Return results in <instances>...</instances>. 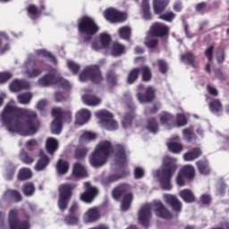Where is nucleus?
Here are the masks:
<instances>
[{
    "label": "nucleus",
    "instance_id": "nucleus-1",
    "mask_svg": "<svg viewBox=\"0 0 229 229\" xmlns=\"http://www.w3.org/2000/svg\"><path fill=\"white\" fill-rule=\"evenodd\" d=\"M1 117L8 131L20 133L25 137L35 135L40 126L35 111L18 107L13 102L5 106Z\"/></svg>",
    "mask_w": 229,
    "mask_h": 229
},
{
    "label": "nucleus",
    "instance_id": "nucleus-2",
    "mask_svg": "<svg viewBox=\"0 0 229 229\" xmlns=\"http://www.w3.org/2000/svg\"><path fill=\"white\" fill-rule=\"evenodd\" d=\"M114 153L115 163L117 165H124L126 162V151L124 147L122 145H116L114 148L112 147V143L109 140L100 141L95 148L94 152L89 157V164L92 167H103L110 155Z\"/></svg>",
    "mask_w": 229,
    "mask_h": 229
},
{
    "label": "nucleus",
    "instance_id": "nucleus-3",
    "mask_svg": "<svg viewBox=\"0 0 229 229\" xmlns=\"http://www.w3.org/2000/svg\"><path fill=\"white\" fill-rule=\"evenodd\" d=\"M154 208V212L157 217L162 219H171L173 216L171 212L164 206L161 200H154L151 204L143 205L138 212V221L142 226H149L153 215L151 214V208Z\"/></svg>",
    "mask_w": 229,
    "mask_h": 229
},
{
    "label": "nucleus",
    "instance_id": "nucleus-4",
    "mask_svg": "<svg viewBox=\"0 0 229 229\" xmlns=\"http://www.w3.org/2000/svg\"><path fill=\"white\" fill-rule=\"evenodd\" d=\"M177 159L165 156L163 159V165L161 170H157L153 173L154 178H157L163 191H171L173 185H171V178L178 166L176 165Z\"/></svg>",
    "mask_w": 229,
    "mask_h": 229
},
{
    "label": "nucleus",
    "instance_id": "nucleus-5",
    "mask_svg": "<svg viewBox=\"0 0 229 229\" xmlns=\"http://www.w3.org/2000/svg\"><path fill=\"white\" fill-rule=\"evenodd\" d=\"M110 42H112V38L106 33H102L99 36V40L92 43L91 47L94 51H101V49H106V51L111 53L113 56H121L124 55V46L119 43H114L112 47H110Z\"/></svg>",
    "mask_w": 229,
    "mask_h": 229
},
{
    "label": "nucleus",
    "instance_id": "nucleus-6",
    "mask_svg": "<svg viewBox=\"0 0 229 229\" xmlns=\"http://www.w3.org/2000/svg\"><path fill=\"white\" fill-rule=\"evenodd\" d=\"M149 33L150 35L146 38L145 46H147V47H155V46L158 44V41L155 37H164L167 35V33H169V27L161 23H155L150 28Z\"/></svg>",
    "mask_w": 229,
    "mask_h": 229
},
{
    "label": "nucleus",
    "instance_id": "nucleus-7",
    "mask_svg": "<svg viewBox=\"0 0 229 229\" xmlns=\"http://www.w3.org/2000/svg\"><path fill=\"white\" fill-rule=\"evenodd\" d=\"M38 85L41 87H49V85H58L63 87V89H71V83L64 79L60 78V75L56 72L48 73L38 81Z\"/></svg>",
    "mask_w": 229,
    "mask_h": 229
},
{
    "label": "nucleus",
    "instance_id": "nucleus-8",
    "mask_svg": "<svg viewBox=\"0 0 229 229\" xmlns=\"http://www.w3.org/2000/svg\"><path fill=\"white\" fill-rule=\"evenodd\" d=\"M96 117L99 119V123L103 128L109 131L117 130V122L114 120V114L106 110H100L95 113Z\"/></svg>",
    "mask_w": 229,
    "mask_h": 229
},
{
    "label": "nucleus",
    "instance_id": "nucleus-9",
    "mask_svg": "<svg viewBox=\"0 0 229 229\" xmlns=\"http://www.w3.org/2000/svg\"><path fill=\"white\" fill-rule=\"evenodd\" d=\"M127 191L128 186L126 185L118 186L113 191V198L115 199H119L120 196H123L121 206L123 212H126L130 208L131 201H133V195L131 193H126Z\"/></svg>",
    "mask_w": 229,
    "mask_h": 229
},
{
    "label": "nucleus",
    "instance_id": "nucleus-10",
    "mask_svg": "<svg viewBox=\"0 0 229 229\" xmlns=\"http://www.w3.org/2000/svg\"><path fill=\"white\" fill-rule=\"evenodd\" d=\"M74 185L71 184H63L59 186L58 207L60 210H65V208H67V205H69V199H71V196H72V189H74Z\"/></svg>",
    "mask_w": 229,
    "mask_h": 229
},
{
    "label": "nucleus",
    "instance_id": "nucleus-11",
    "mask_svg": "<svg viewBox=\"0 0 229 229\" xmlns=\"http://www.w3.org/2000/svg\"><path fill=\"white\" fill-rule=\"evenodd\" d=\"M80 81H87V80L92 81L94 83H101L103 77H101V72L97 65L88 66L84 72H82L79 77Z\"/></svg>",
    "mask_w": 229,
    "mask_h": 229
},
{
    "label": "nucleus",
    "instance_id": "nucleus-12",
    "mask_svg": "<svg viewBox=\"0 0 229 229\" xmlns=\"http://www.w3.org/2000/svg\"><path fill=\"white\" fill-rule=\"evenodd\" d=\"M79 31L86 35H96V32L99 31V27L92 18L85 16L79 21Z\"/></svg>",
    "mask_w": 229,
    "mask_h": 229
},
{
    "label": "nucleus",
    "instance_id": "nucleus-13",
    "mask_svg": "<svg viewBox=\"0 0 229 229\" xmlns=\"http://www.w3.org/2000/svg\"><path fill=\"white\" fill-rule=\"evenodd\" d=\"M19 212L16 209H12L9 212L8 223L10 229H30V216H26V220L19 221L17 218Z\"/></svg>",
    "mask_w": 229,
    "mask_h": 229
},
{
    "label": "nucleus",
    "instance_id": "nucleus-14",
    "mask_svg": "<svg viewBox=\"0 0 229 229\" xmlns=\"http://www.w3.org/2000/svg\"><path fill=\"white\" fill-rule=\"evenodd\" d=\"M35 59L33 57L28 58L23 66L21 67V72L27 78H37L42 74V70L37 68Z\"/></svg>",
    "mask_w": 229,
    "mask_h": 229
},
{
    "label": "nucleus",
    "instance_id": "nucleus-15",
    "mask_svg": "<svg viewBox=\"0 0 229 229\" xmlns=\"http://www.w3.org/2000/svg\"><path fill=\"white\" fill-rule=\"evenodd\" d=\"M52 115L55 120L52 122L50 130L54 135H60L62 132V117H64V111L60 107H55L52 110Z\"/></svg>",
    "mask_w": 229,
    "mask_h": 229
},
{
    "label": "nucleus",
    "instance_id": "nucleus-16",
    "mask_svg": "<svg viewBox=\"0 0 229 229\" xmlns=\"http://www.w3.org/2000/svg\"><path fill=\"white\" fill-rule=\"evenodd\" d=\"M104 17L109 22H124L128 15L124 13H121L114 8H109L105 11Z\"/></svg>",
    "mask_w": 229,
    "mask_h": 229
},
{
    "label": "nucleus",
    "instance_id": "nucleus-17",
    "mask_svg": "<svg viewBox=\"0 0 229 229\" xmlns=\"http://www.w3.org/2000/svg\"><path fill=\"white\" fill-rule=\"evenodd\" d=\"M85 191L81 194V199L84 203H91L94 201V199L98 194H99V191L98 188L90 185V182H84Z\"/></svg>",
    "mask_w": 229,
    "mask_h": 229
},
{
    "label": "nucleus",
    "instance_id": "nucleus-18",
    "mask_svg": "<svg viewBox=\"0 0 229 229\" xmlns=\"http://www.w3.org/2000/svg\"><path fill=\"white\" fill-rule=\"evenodd\" d=\"M163 199L165 203L169 205L172 210L176 212V214H180V212H182V202H180L176 196L171 194H164Z\"/></svg>",
    "mask_w": 229,
    "mask_h": 229
},
{
    "label": "nucleus",
    "instance_id": "nucleus-19",
    "mask_svg": "<svg viewBox=\"0 0 229 229\" xmlns=\"http://www.w3.org/2000/svg\"><path fill=\"white\" fill-rule=\"evenodd\" d=\"M136 98L141 105H146V103H151L155 99V89L153 87L149 86L146 89L145 94L139 92L136 95Z\"/></svg>",
    "mask_w": 229,
    "mask_h": 229
},
{
    "label": "nucleus",
    "instance_id": "nucleus-20",
    "mask_svg": "<svg viewBox=\"0 0 229 229\" xmlns=\"http://www.w3.org/2000/svg\"><path fill=\"white\" fill-rule=\"evenodd\" d=\"M84 92L85 94L82 95L84 105H87L88 106H98V105H101V98L90 94L92 90L86 89H84Z\"/></svg>",
    "mask_w": 229,
    "mask_h": 229
},
{
    "label": "nucleus",
    "instance_id": "nucleus-21",
    "mask_svg": "<svg viewBox=\"0 0 229 229\" xmlns=\"http://www.w3.org/2000/svg\"><path fill=\"white\" fill-rule=\"evenodd\" d=\"M166 146L168 148V150L172 153H182L183 151V145L180 143V137L174 136L169 140V141L166 143Z\"/></svg>",
    "mask_w": 229,
    "mask_h": 229
},
{
    "label": "nucleus",
    "instance_id": "nucleus-22",
    "mask_svg": "<svg viewBox=\"0 0 229 229\" xmlns=\"http://www.w3.org/2000/svg\"><path fill=\"white\" fill-rule=\"evenodd\" d=\"M90 112L89 109H81L76 114V121L75 124L79 126H83V124H87L89 121H90Z\"/></svg>",
    "mask_w": 229,
    "mask_h": 229
},
{
    "label": "nucleus",
    "instance_id": "nucleus-23",
    "mask_svg": "<svg viewBox=\"0 0 229 229\" xmlns=\"http://www.w3.org/2000/svg\"><path fill=\"white\" fill-rule=\"evenodd\" d=\"M99 217V210L98 208H91L84 214L83 219L85 223H96Z\"/></svg>",
    "mask_w": 229,
    "mask_h": 229
},
{
    "label": "nucleus",
    "instance_id": "nucleus-24",
    "mask_svg": "<svg viewBox=\"0 0 229 229\" xmlns=\"http://www.w3.org/2000/svg\"><path fill=\"white\" fill-rule=\"evenodd\" d=\"M30 87V82L22 80H14L10 84L11 92H21V90H24Z\"/></svg>",
    "mask_w": 229,
    "mask_h": 229
},
{
    "label": "nucleus",
    "instance_id": "nucleus-25",
    "mask_svg": "<svg viewBox=\"0 0 229 229\" xmlns=\"http://www.w3.org/2000/svg\"><path fill=\"white\" fill-rule=\"evenodd\" d=\"M72 175L76 178H87V168L80 163H75L72 168Z\"/></svg>",
    "mask_w": 229,
    "mask_h": 229
},
{
    "label": "nucleus",
    "instance_id": "nucleus-26",
    "mask_svg": "<svg viewBox=\"0 0 229 229\" xmlns=\"http://www.w3.org/2000/svg\"><path fill=\"white\" fill-rule=\"evenodd\" d=\"M39 157L40 159L36 164L35 169L36 171H44V169L49 165V157L44 155V151L42 150L39 152Z\"/></svg>",
    "mask_w": 229,
    "mask_h": 229
},
{
    "label": "nucleus",
    "instance_id": "nucleus-27",
    "mask_svg": "<svg viewBox=\"0 0 229 229\" xmlns=\"http://www.w3.org/2000/svg\"><path fill=\"white\" fill-rule=\"evenodd\" d=\"M169 4V0H153V8L155 13L160 14Z\"/></svg>",
    "mask_w": 229,
    "mask_h": 229
},
{
    "label": "nucleus",
    "instance_id": "nucleus-28",
    "mask_svg": "<svg viewBox=\"0 0 229 229\" xmlns=\"http://www.w3.org/2000/svg\"><path fill=\"white\" fill-rule=\"evenodd\" d=\"M209 110L212 114L216 115H219L220 112H223V104H221V100L219 99H213L208 104Z\"/></svg>",
    "mask_w": 229,
    "mask_h": 229
},
{
    "label": "nucleus",
    "instance_id": "nucleus-29",
    "mask_svg": "<svg viewBox=\"0 0 229 229\" xmlns=\"http://www.w3.org/2000/svg\"><path fill=\"white\" fill-rule=\"evenodd\" d=\"M46 148L49 155H53L58 149V140L55 138H48L47 140Z\"/></svg>",
    "mask_w": 229,
    "mask_h": 229
},
{
    "label": "nucleus",
    "instance_id": "nucleus-30",
    "mask_svg": "<svg viewBox=\"0 0 229 229\" xmlns=\"http://www.w3.org/2000/svg\"><path fill=\"white\" fill-rule=\"evenodd\" d=\"M200 155H201V149L194 148L183 155V160H185V162H192V160H196V158L200 157Z\"/></svg>",
    "mask_w": 229,
    "mask_h": 229
},
{
    "label": "nucleus",
    "instance_id": "nucleus-31",
    "mask_svg": "<svg viewBox=\"0 0 229 229\" xmlns=\"http://www.w3.org/2000/svg\"><path fill=\"white\" fill-rule=\"evenodd\" d=\"M159 119L161 124H164L165 126H169V124H174V116L173 114L163 112L159 114Z\"/></svg>",
    "mask_w": 229,
    "mask_h": 229
},
{
    "label": "nucleus",
    "instance_id": "nucleus-32",
    "mask_svg": "<svg viewBox=\"0 0 229 229\" xmlns=\"http://www.w3.org/2000/svg\"><path fill=\"white\" fill-rule=\"evenodd\" d=\"M124 176H126L125 174H112L106 178L102 180V184L105 186L110 185V183H114V182H117L118 180H121V178H124Z\"/></svg>",
    "mask_w": 229,
    "mask_h": 229
},
{
    "label": "nucleus",
    "instance_id": "nucleus-33",
    "mask_svg": "<svg viewBox=\"0 0 229 229\" xmlns=\"http://www.w3.org/2000/svg\"><path fill=\"white\" fill-rule=\"evenodd\" d=\"M179 195L185 203L194 202V193L191 190H182L179 192Z\"/></svg>",
    "mask_w": 229,
    "mask_h": 229
},
{
    "label": "nucleus",
    "instance_id": "nucleus-34",
    "mask_svg": "<svg viewBox=\"0 0 229 229\" xmlns=\"http://www.w3.org/2000/svg\"><path fill=\"white\" fill-rule=\"evenodd\" d=\"M8 198H12L14 199V201H21L22 200V195L17 191L13 190H8L4 194V199H8Z\"/></svg>",
    "mask_w": 229,
    "mask_h": 229
},
{
    "label": "nucleus",
    "instance_id": "nucleus-35",
    "mask_svg": "<svg viewBox=\"0 0 229 229\" xmlns=\"http://www.w3.org/2000/svg\"><path fill=\"white\" fill-rule=\"evenodd\" d=\"M118 35L123 40H128L131 37V28L128 26L121 27L118 30Z\"/></svg>",
    "mask_w": 229,
    "mask_h": 229
},
{
    "label": "nucleus",
    "instance_id": "nucleus-36",
    "mask_svg": "<svg viewBox=\"0 0 229 229\" xmlns=\"http://www.w3.org/2000/svg\"><path fill=\"white\" fill-rule=\"evenodd\" d=\"M56 170L58 174H66V173L69 171V163L60 159L57 162Z\"/></svg>",
    "mask_w": 229,
    "mask_h": 229
},
{
    "label": "nucleus",
    "instance_id": "nucleus-37",
    "mask_svg": "<svg viewBox=\"0 0 229 229\" xmlns=\"http://www.w3.org/2000/svg\"><path fill=\"white\" fill-rule=\"evenodd\" d=\"M33 176V173L30 168H21L18 173V180H30Z\"/></svg>",
    "mask_w": 229,
    "mask_h": 229
},
{
    "label": "nucleus",
    "instance_id": "nucleus-38",
    "mask_svg": "<svg viewBox=\"0 0 229 229\" xmlns=\"http://www.w3.org/2000/svg\"><path fill=\"white\" fill-rule=\"evenodd\" d=\"M180 171L186 176V178H188V180H192V178H194V174H196L194 166L189 165H184Z\"/></svg>",
    "mask_w": 229,
    "mask_h": 229
},
{
    "label": "nucleus",
    "instance_id": "nucleus-39",
    "mask_svg": "<svg viewBox=\"0 0 229 229\" xmlns=\"http://www.w3.org/2000/svg\"><path fill=\"white\" fill-rule=\"evenodd\" d=\"M36 55L39 57L46 58V60H48L49 62H53V64H56V58L51 55V53L44 50L39 49L36 51Z\"/></svg>",
    "mask_w": 229,
    "mask_h": 229
},
{
    "label": "nucleus",
    "instance_id": "nucleus-40",
    "mask_svg": "<svg viewBox=\"0 0 229 229\" xmlns=\"http://www.w3.org/2000/svg\"><path fill=\"white\" fill-rule=\"evenodd\" d=\"M8 49H10V47L8 46V36L0 32V51L4 53V51H8Z\"/></svg>",
    "mask_w": 229,
    "mask_h": 229
},
{
    "label": "nucleus",
    "instance_id": "nucleus-41",
    "mask_svg": "<svg viewBox=\"0 0 229 229\" xmlns=\"http://www.w3.org/2000/svg\"><path fill=\"white\" fill-rule=\"evenodd\" d=\"M32 98H33V95L30 92L20 94L17 96L18 102L21 105H29Z\"/></svg>",
    "mask_w": 229,
    "mask_h": 229
},
{
    "label": "nucleus",
    "instance_id": "nucleus-42",
    "mask_svg": "<svg viewBox=\"0 0 229 229\" xmlns=\"http://www.w3.org/2000/svg\"><path fill=\"white\" fill-rule=\"evenodd\" d=\"M197 166L200 174H208L210 173V168L208 167V162L207 161H198Z\"/></svg>",
    "mask_w": 229,
    "mask_h": 229
},
{
    "label": "nucleus",
    "instance_id": "nucleus-43",
    "mask_svg": "<svg viewBox=\"0 0 229 229\" xmlns=\"http://www.w3.org/2000/svg\"><path fill=\"white\" fill-rule=\"evenodd\" d=\"M22 191L25 196H33L35 194V185L31 182H27L23 185Z\"/></svg>",
    "mask_w": 229,
    "mask_h": 229
},
{
    "label": "nucleus",
    "instance_id": "nucleus-44",
    "mask_svg": "<svg viewBox=\"0 0 229 229\" xmlns=\"http://www.w3.org/2000/svg\"><path fill=\"white\" fill-rule=\"evenodd\" d=\"M181 60L182 62H184V64H189L190 65H192V67H196V61L194 60V56L191 53L182 55Z\"/></svg>",
    "mask_w": 229,
    "mask_h": 229
},
{
    "label": "nucleus",
    "instance_id": "nucleus-45",
    "mask_svg": "<svg viewBox=\"0 0 229 229\" xmlns=\"http://www.w3.org/2000/svg\"><path fill=\"white\" fill-rule=\"evenodd\" d=\"M139 72H140V70L137 68L131 71L127 78V82L129 85H131V83L137 81V78H139Z\"/></svg>",
    "mask_w": 229,
    "mask_h": 229
},
{
    "label": "nucleus",
    "instance_id": "nucleus-46",
    "mask_svg": "<svg viewBox=\"0 0 229 229\" xmlns=\"http://www.w3.org/2000/svg\"><path fill=\"white\" fill-rule=\"evenodd\" d=\"M147 129L151 133H157V131H158V123H157V120H155L154 118L150 119L148 122Z\"/></svg>",
    "mask_w": 229,
    "mask_h": 229
},
{
    "label": "nucleus",
    "instance_id": "nucleus-47",
    "mask_svg": "<svg viewBox=\"0 0 229 229\" xmlns=\"http://www.w3.org/2000/svg\"><path fill=\"white\" fill-rule=\"evenodd\" d=\"M96 139V133L92 131H85L81 136V142H89V140H94Z\"/></svg>",
    "mask_w": 229,
    "mask_h": 229
},
{
    "label": "nucleus",
    "instance_id": "nucleus-48",
    "mask_svg": "<svg viewBox=\"0 0 229 229\" xmlns=\"http://www.w3.org/2000/svg\"><path fill=\"white\" fill-rule=\"evenodd\" d=\"M20 158L21 161H23L24 164H33L34 159L30 155H28V152L21 150L20 153Z\"/></svg>",
    "mask_w": 229,
    "mask_h": 229
},
{
    "label": "nucleus",
    "instance_id": "nucleus-49",
    "mask_svg": "<svg viewBox=\"0 0 229 229\" xmlns=\"http://www.w3.org/2000/svg\"><path fill=\"white\" fill-rule=\"evenodd\" d=\"M27 12H28L30 17H31V19H35V17H40V13L37 9V7L33 4H30L27 8Z\"/></svg>",
    "mask_w": 229,
    "mask_h": 229
},
{
    "label": "nucleus",
    "instance_id": "nucleus-50",
    "mask_svg": "<svg viewBox=\"0 0 229 229\" xmlns=\"http://www.w3.org/2000/svg\"><path fill=\"white\" fill-rule=\"evenodd\" d=\"M143 18L145 21H149L151 19V13L149 12V4H141Z\"/></svg>",
    "mask_w": 229,
    "mask_h": 229
},
{
    "label": "nucleus",
    "instance_id": "nucleus-51",
    "mask_svg": "<svg viewBox=\"0 0 229 229\" xmlns=\"http://www.w3.org/2000/svg\"><path fill=\"white\" fill-rule=\"evenodd\" d=\"M135 117V114L131 112L130 114H126L123 119L122 120V124L123 128H128L130 124H131V119Z\"/></svg>",
    "mask_w": 229,
    "mask_h": 229
},
{
    "label": "nucleus",
    "instance_id": "nucleus-52",
    "mask_svg": "<svg viewBox=\"0 0 229 229\" xmlns=\"http://www.w3.org/2000/svg\"><path fill=\"white\" fill-rule=\"evenodd\" d=\"M141 71L143 81H149V80H151V71L149 68L148 66H143Z\"/></svg>",
    "mask_w": 229,
    "mask_h": 229
},
{
    "label": "nucleus",
    "instance_id": "nucleus-53",
    "mask_svg": "<svg viewBox=\"0 0 229 229\" xmlns=\"http://www.w3.org/2000/svg\"><path fill=\"white\" fill-rule=\"evenodd\" d=\"M87 153H89V149L85 148H79L76 149L75 157L81 160V158H85V157H87Z\"/></svg>",
    "mask_w": 229,
    "mask_h": 229
},
{
    "label": "nucleus",
    "instance_id": "nucleus-54",
    "mask_svg": "<svg viewBox=\"0 0 229 229\" xmlns=\"http://www.w3.org/2000/svg\"><path fill=\"white\" fill-rule=\"evenodd\" d=\"M67 67L69 68L70 71L72 72L73 74H76L78 71H80V65L72 60L67 61Z\"/></svg>",
    "mask_w": 229,
    "mask_h": 229
},
{
    "label": "nucleus",
    "instance_id": "nucleus-55",
    "mask_svg": "<svg viewBox=\"0 0 229 229\" xmlns=\"http://www.w3.org/2000/svg\"><path fill=\"white\" fill-rule=\"evenodd\" d=\"M174 17H176V15L174 14L173 12H169V13H165L163 15H160L158 19H161L162 21H166V22H172Z\"/></svg>",
    "mask_w": 229,
    "mask_h": 229
},
{
    "label": "nucleus",
    "instance_id": "nucleus-56",
    "mask_svg": "<svg viewBox=\"0 0 229 229\" xmlns=\"http://www.w3.org/2000/svg\"><path fill=\"white\" fill-rule=\"evenodd\" d=\"M185 178H187V176H185V174L180 171L176 177V183L179 187H183V185H185Z\"/></svg>",
    "mask_w": 229,
    "mask_h": 229
},
{
    "label": "nucleus",
    "instance_id": "nucleus-57",
    "mask_svg": "<svg viewBox=\"0 0 229 229\" xmlns=\"http://www.w3.org/2000/svg\"><path fill=\"white\" fill-rule=\"evenodd\" d=\"M183 137L185 140H192L194 137V131L191 128H187L182 131Z\"/></svg>",
    "mask_w": 229,
    "mask_h": 229
},
{
    "label": "nucleus",
    "instance_id": "nucleus-58",
    "mask_svg": "<svg viewBox=\"0 0 229 229\" xmlns=\"http://www.w3.org/2000/svg\"><path fill=\"white\" fill-rule=\"evenodd\" d=\"M13 74L10 72H0V83H6L8 80H11L13 78Z\"/></svg>",
    "mask_w": 229,
    "mask_h": 229
},
{
    "label": "nucleus",
    "instance_id": "nucleus-59",
    "mask_svg": "<svg viewBox=\"0 0 229 229\" xmlns=\"http://www.w3.org/2000/svg\"><path fill=\"white\" fill-rule=\"evenodd\" d=\"M205 56L208 58V62H212L214 59V46H210L205 50Z\"/></svg>",
    "mask_w": 229,
    "mask_h": 229
},
{
    "label": "nucleus",
    "instance_id": "nucleus-60",
    "mask_svg": "<svg viewBox=\"0 0 229 229\" xmlns=\"http://www.w3.org/2000/svg\"><path fill=\"white\" fill-rule=\"evenodd\" d=\"M216 61L218 64L225 62V48H219L216 52Z\"/></svg>",
    "mask_w": 229,
    "mask_h": 229
},
{
    "label": "nucleus",
    "instance_id": "nucleus-61",
    "mask_svg": "<svg viewBox=\"0 0 229 229\" xmlns=\"http://www.w3.org/2000/svg\"><path fill=\"white\" fill-rule=\"evenodd\" d=\"M177 126L182 127L187 124V118L183 114H177Z\"/></svg>",
    "mask_w": 229,
    "mask_h": 229
},
{
    "label": "nucleus",
    "instance_id": "nucleus-62",
    "mask_svg": "<svg viewBox=\"0 0 229 229\" xmlns=\"http://www.w3.org/2000/svg\"><path fill=\"white\" fill-rule=\"evenodd\" d=\"M13 174H15V166L11 165L10 168H7L6 173H5L6 180H12V178H13Z\"/></svg>",
    "mask_w": 229,
    "mask_h": 229
},
{
    "label": "nucleus",
    "instance_id": "nucleus-63",
    "mask_svg": "<svg viewBox=\"0 0 229 229\" xmlns=\"http://www.w3.org/2000/svg\"><path fill=\"white\" fill-rule=\"evenodd\" d=\"M37 146H38L37 140H30L27 141V143H26V148L29 151H33V148H37Z\"/></svg>",
    "mask_w": 229,
    "mask_h": 229
},
{
    "label": "nucleus",
    "instance_id": "nucleus-64",
    "mask_svg": "<svg viewBox=\"0 0 229 229\" xmlns=\"http://www.w3.org/2000/svg\"><path fill=\"white\" fill-rule=\"evenodd\" d=\"M64 222L66 223V225H78V217L69 216L64 218Z\"/></svg>",
    "mask_w": 229,
    "mask_h": 229
}]
</instances>
